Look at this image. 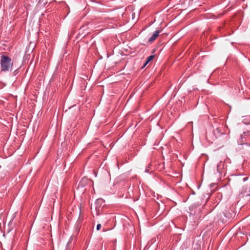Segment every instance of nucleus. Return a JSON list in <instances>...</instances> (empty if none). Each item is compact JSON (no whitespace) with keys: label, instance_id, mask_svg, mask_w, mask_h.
<instances>
[{"label":"nucleus","instance_id":"4","mask_svg":"<svg viewBox=\"0 0 250 250\" xmlns=\"http://www.w3.org/2000/svg\"><path fill=\"white\" fill-rule=\"evenodd\" d=\"M213 133L214 134V135L217 137H219L220 136L221 134H222V132H221V130L220 129V128L219 127H217L216 128V129H215L214 130H213Z\"/></svg>","mask_w":250,"mask_h":250},{"label":"nucleus","instance_id":"8","mask_svg":"<svg viewBox=\"0 0 250 250\" xmlns=\"http://www.w3.org/2000/svg\"><path fill=\"white\" fill-rule=\"evenodd\" d=\"M147 63H146V62H145V63L144 64L143 66H142V68H144L146 65H147Z\"/></svg>","mask_w":250,"mask_h":250},{"label":"nucleus","instance_id":"1","mask_svg":"<svg viewBox=\"0 0 250 250\" xmlns=\"http://www.w3.org/2000/svg\"><path fill=\"white\" fill-rule=\"evenodd\" d=\"M0 65L2 71H11L13 62L9 57L2 55L0 59Z\"/></svg>","mask_w":250,"mask_h":250},{"label":"nucleus","instance_id":"10","mask_svg":"<svg viewBox=\"0 0 250 250\" xmlns=\"http://www.w3.org/2000/svg\"><path fill=\"white\" fill-rule=\"evenodd\" d=\"M39 2H42L41 0H39Z\"/></svg>","mask_w":250,"mask_h":250},{"label":"nucleus","instance_id":"9","mask_svg":"<svg viewBox=\"0 0 250 250\" xmlns=\"http://www.w3.org/2000/svg\"><path fill=\"white\" fill-rule=\"evenodd\" d=\"M146 172H148V170L147 169H146L145 170Z\"/></svg>","mask_w":250,"mask_h":250},{"label":"nucleus","instance_id":"6","mask_svg":"<svg viewBox=\"0 0 250 250\" xmlns=\"http://www.w3.org/2000/svg\"><path fill=\"white\" fill-rule=\"evenodd\" d=\"M101 228V225L100 224H97V227H96L97 230H99Z\"/></svg>","mask_w":250,"mask_h":250},{"label":"nucleus","instance_id":"5","mask_svg":"<svg viewBox=\"0 0 250 250\" xmlns=\"http://www.w3.org/2000/svg\"><path fill=\"white\" fill-rule=\"evenodd\" d=\"M154 58V55H150L147 57L146 59V63H148Z\"/></svg>","mask_w":250,"mask_h":250},{"label":"nucleus","instance_id":"3","mask_svg":"<svg viewBox=\"0 0 250 250\" xmlns=\"http://www.w3.org/2000/svg\"><path fill=\"white\" fill-rule=\"evenodd\" d=\"M160 31L159 30H156L153 33L152 35L149 38L148 41L149 42H153L154 40L156 39L158 37Z\"/></svg>","mask_w":250,"mask_h":250},{"label":"nucleus","instance_id":"2","mask_svg":"<svg viewBox=\"0 0 250 250\" xmlns=\"http://www.w3.org/2000/svg\"><path fill=\"white\" fill-rule=\"evenodd\" d=\"M104 201L102 199H98L95 202L94 207L91 206V209L92 213H95L96 215L100 214L102 212L103 208L104 206Z\"/></svg>","mask_w":250,"mask_h":250},{"label":"nucleus","instance_id":"7","mask_svg":"<svg viewBox=\"0 0 250 250\" xmlns=\"http://www.w3.org/2000/svg\"><path fill=\"white\" fill-rule=\"evenodd\" d=\"M248 177H245L243 178V180L244 182H245L248 180Z\"/></svg>","mask_w":250,"mask_h":250}]
</instances>
